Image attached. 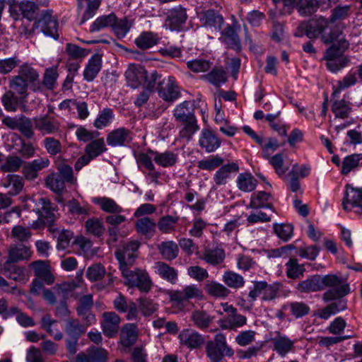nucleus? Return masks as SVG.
I'll use <instances>...</instances> for the list:
<instances>
[{"label":"nucleus","instance_id":"f257e3e1","mask_svg":"<svg viewBox=\"0 0 362 362\" xmlns=\"http://www.w3.org/2000/svg\"><path fill=\"white\" fill-rule=\"evenodd\" d=\"M329 23V21L323 17L303 21L298 25L294 35L300 37L305 35L310 39H316L321 35V40L325 44L332 43L326 50L323 59L326 61L327 69L334 73L349 62V58L343 54L349 43L337 30H332L329 33H325Z\"/></svg>","mask_w":362,"mask_h":362},{"label":"nucleus","instance_id":"f03ea898","mask_svg":"<svg viewBox=\"0 0 362 362\" xmlns=\"http://www.w3.org/2000/svg\"><path fill=\"white\" fill-rule=\"evenodd\" d=\"M174 117L183 125L180 131V136L187 140L191 139L192 135L199 129V126L193 110L189 108V102L185 101L177 105L174 110Z\"/></svg>","mask_w":362,"mask_h":362},{"label":"nucleus","instance_id":"7ed1b4c3","mask_svg":"<svg viewBox=\"0 0 362 362\" xmlns=\"http://www.w3.org/2000/svg\"><path fill=\"white\" fill-rule=\"evenodd\" d=\"M39 204L41 205V210L37 211L39 213V218L33 222L32 228L38 229L46 226L50 233H54L57 231V228L54 226L57 218L54 214L56 207L53 206L49 199L45 197L39 199Z\"/></svg>","mask_w":362,"mask_h":362},{"label":"nucleus","instance_id":"20e7f679","mask_svg":"<svg viewBox=\"0 0 362 362\" xmlns=\"http://www.w3.org/2000/svg\"><path fill=\"white\" fill-rule=\"evenodd\" d=\"M206 354L211 362H221L223 356H232L233 350L227 345L223 334H217L213 340L207 341Z\"/></svg>","mask_w":362,"mask_h":362},{"label":"nucleus","instance_id":"39448f33","mask_svg":"<svg viewBox=\"0 0 362 362\" xmlns=\"http://www.w3.org/2000/svg\"><path fill=\"white\" fill-rule=\"evenodd\" d=\"M140 246L139 241H131L119 248L115 252V256L119 263V269L123 272V269H128V266L133 264L136 257V251Z\"/></svg>","mask_w":362,"mask_h":362},{"label":"nucleus","instance_id":"423d86ee","mask_svg":"<svg viewBox=\"0 0 362 362\" xmlns=\"http://www.w3.org/2000/svg\"><path fill=\"white\" fill-rule=\"evenodd\" d=\"M122 276L131 286L137 287L141 291L148 292L152 286V282L148 273L143 270L131 271L123 269Z\"/></svg>","mask_w":362,"mask_h":362},{"label":"nucleus","instance_id":"0eeeda50","mask_svg":"<svg viewBox=\"0 0 362 362\" xmlns=\"http://www.w3.org/2000/svg\"><path fill=\"white\" fill-rule=\"evenodd\" d=\"M158 95L166 102H173L180 96V88L173 76H168L158 82Z\"/></svg>","mask_w":362,"mask_h":362},{"label":"nucleus","instance_id":"6e6552de","mask_svg":"<svg viewBox=\"0 0 362 362\" xmlns=\"http://www.w3.org/2000/svg\"><path fill=\"white\" fill-rule=\"evenodd\" d=\"M187 19L186 9L181 6L170 9L166 13L164 27L170 30L179 31Z\"/></svg>","mask_w":362,"mask_h":362},{"label":"nucleus","instance_id":"1a4fd4ad","mask_svg":"<svg viewBox=\"0 0 362 362\" xmlns=\"http://www.w3.org/2000/svg\"><path fill=\"white\" fill-rule=\"evenodd\" d=\"M200 21L202 26L211 33H218L224 23L223 16L214 9L202 12Z\"/></svg>","mask_w":362,"mask_h":362},{"label":"nucleus","instance_id":"9d476101","mask_svg":"<svg viewBox=\"0 0 362 362\" xmlns=\"http://www.w3.org/2000/svg\"><path fill=\"white\" fill-rule=\"evenodd\" d=\"M33 124L36 129L45 134H54L59 132L60 123L54 117L44 115L33 119Z\"/></svg>","mask_w":362,"mask_h":362},{"label":"nucleus","instance_id":"9b49d317","mask_svg":"<svg viewBox=\"0 0 362 362\" xmlns=\"http://www.w3.org/2000/svg\"><path fill=\"white\" fill-rule=\"evenodd\" d=\"M178 339L180 344L189 349H198L205 342L204 336L191 329L182 330L178 335Z\"/></svg>","mask_w":362,"mask_h":362},{"label":"nucleus","instance_id":"f8f14e48","mask_svg":"<svg viewBox=\"0 0 362 362\" xmlns=\"http://www.w3.org/2000/svg\"><path fill=\"white\" fill-rule=\"evenodd\" d=\"M35 27L40 28L45 35L56 40L59 38L58 22L52 17L51 11H45L42 18L35 23Z\"/></svg>","mask_w":362,"mask_h":362},{"label":"nucleus","instance_id":"ddd939ff","mask_svg":"<svg viewBox=\"0 0 362 362\" xmlns=\"http://www.w3.org/2000/svg\"><path fill=\"white\" fill-rule=\"evenodd\" d=\"M100 322L103 334L107 337H114L119 332L121 319L115 312H104Z\"/></svg>","mask_w":362,"mask_h":362},{"label":"nucleus","instance_id":"4468645a","mask_svg":"<svg viewBox=\"0 0 362 362\" xmlns=\"http://www.w3.org/2000/svg\"><path fill=\"white\" fill-rule=\"evenodd\" d=\"M146 70L141 65L130 64L125 72L127 83L133 88L139 87L146 80Z\"/></svg>","mask_w":362,"mask_h":362},{"label":"nucleus","instance_id":"2eb2a0df","mask_svg":"<svg viewBox=\"0 0 362 362\" xmlns=\"http://www.w3.org/2000/svg\"><path fill=\"white\" fill-rule=\"evenodd\" d=\"M30 267L33 269L36 279L42 280L47 285H51L54 283L55 277L51 272L49 264L47 262L42 260L35 261L30 264Z\"/></svg>","mask_w":362,"mask_h":362},{"label":"nucleus","instance_id":"dca6fc26","mask_svg":"<svg viewBox=\"0 0 362 362\" xmlns=\"http://www.w3.org/2000/svg\"><path fill=\"white\" fill-rule=\"evenodd\" d=\"M169 296L172 301L182 303L192 298L202 296V291L196 285H189L182 291H170Z\"/></svg>","mask_w":362,"mask_h":362},{"label":"nucleus","instance_id":"f3484780","mask_svg":"<svg viewBox=\"0 0 362 362\" xmlns=\"http://www.w3.org/2000/svg\"><path fill=\"white\" fill-rule=\"evenodd\" d=\"M221 144V139L211 130L209 129H202L199 144L206 152H214L220 147Z\"/></svg>","mask_w":362,"mask_h":362},{"label":"nucleus","instance_id":"a211bd4d","mask_svg":"<svg viewBox=\"0 0 362 362\" xmlns=\"http://www.w3.org/2000/svg\"><path fill=\"white\" fill-rule=\"evenodd\" d=\"M246 323L247 317L245 315L239 314L237 310L218 321L219 326L223 329L236 330L238 328L245 325Z\"/></svg>","mask_w":362,"mask_h":362},{"label":"nucleus","instance_id":"6ab92c4d","mask_svg":"<svg viewBox=\"0 0 362 362\" xmlns=\"http://www.w3.org/2000/svg\"><path fill=\"white\" fill-rule=\"evenodd\" d=\"M107 352L102 348L91 347L87 352L80 353L76 362H107Z\"/></svg>","mask_w":362,"mask_h":362},{"label":"nucleus","instance_id":"aec40b11","mask_svg":"<svg viewBox=\"0 0 362 362\" xmlns=\"http://www.w3.org/2000/svg\"><path fill=\"white\" fill-rule=\"evenodd\" d=\"M30 248L23 244H13L8 248V262H18L28 259L31 256Z\"/></svg>","mask_w":362,"mask_h":362},{"label":"nucleus","instance_id":"412c9836","mask_svg":"<svg viewBox=\"0 0 362 362\" xmlns=\"http://www.w3.org/2000/svg\"><path fill=\"white\" fill-rule=\"evenodd\" d=\"M239 26L236 24L228 25L222 31V39L228 46L236 51L241 49L240 41L238 35Z\"/></svg>","mask_w":362,"mask_h":362},{"label":"nucleus","instance_id":"4be33fe9","mask_svg":"<svg viewBox=\"0 0 362 362\" xmlns=\"http://www.w3.org/2000/svg\"><path fill=\"white\" fill-rule=\"evenodd\" d=\"M132 140L130 130L125 128H118L108 134L107 142L112 146H122Z\"/></svg>","mask_w":362,"mask_h":362},{"label":"nucleus","instance_id":"5701e85b","mask_svg":"<svg viewBox=\"0 0 362 362\" xmlns=\"http://www.w3.org/2000/svg\"><path fill=\"white\" fill-rule=\"evenodd\" d=\"M22 79L26 80L28 83L31 84L34 91L40 90V86L36 85L35 82L39 79V74L37 71L28 64H23L19 67L18 75Z\"/></svg>","mask_w":362,"mask_h":362},{"label":"nucleus","instance_id":"b1692460","mask_svg":"<svg viewBox=\"0 0 362 362\" xmlns=\"http://www.w3.org/2000/svg\"><path fill=\"white\" fill-rule=\"evenodd\" d=\"M135 228L139 234L151 238L156 233V223L149 217H143L136 221Z\"/></svg>","mask_w":362,"mask_h":362},{"label":"nucleus","instance_id":"393cba45","mask_svg":"<svg viewBox=\"0 0 362 362\" xmlns=\"http://www.w3.org/2000/svg\"><path fill=\"white\" fill-rule=\"evenodd\" d=\"M102 57L99 54H94L88 61L83 71L84 78L88 81H93L101 69Z\"/></svg>","mask_w":362,"mask_h":362},{"label":"nucleus","instance_id":"a878e982","mask_svg":"<svg viewBox=\"0 0 362 362\" xmlns=\"http://www.w3.org/2000/svg\"><path fill=\"white\" fill-rule=\"evenodd\" d=\"M162 257L167 261L175 259L179 253L177 245L173 240L162 242L157 246Z\"/></svg>","mask_w":362,"mask_h":362},{"label":"nucleus","instance_id":"bb28decb","mask_svg":"<svg viewBox=\"0 0 362 362\" xmlns=\"http://www.w3.org/2000/svg\"><path fill=\"white\" fill-rule=\"evenodd\" d=\"M93 202L99 206L101 210L108 214H120L123 211L115 200L106 197H95Z\"/></svg>","mask_w":362,"mask_h":362},{"label":"nucleus","instance_id":"cd10ccee","mask_svg":"<svg viewBox=\"0 0 362 362\" xmlns=\"http://www.w3.org/2000/svg\"><path fill=\"white\" fill-rule=\"evenodd\" d=\"M158 41L159 37L156 33L143 32L135 39L134 42L139 48L146 50L156 45Z\"/></svg>","mask_w":362,"mask_h":362},{"label":"nucleus","instance_id":"c85d7f7f","mask_svg":"<svg viewBox=\"0 0 362 362\" xmlns=\"http://www.w3.org/2000/svg\"><path fill=\"white\" fill-rule=\"evenodd\" d=\"M137 339L136 327L134 324L125 325L120 332L121 344L126 347L132 346Z\"/></svg>","mask_w":362,"mask_h":362},{"label":"nucleus","instance_id":"c756f323","mask_svg":"<svg viewBox=\"0 0 362 362\" xmlns=\"http://www.w3.org/2000/svg\"><path fill=\"white\" fill-rule=\"evenodd\" d=\"M1 185L9 188L8 194L16 195L23 189V178L17 175H8L1 181Z\"/></svg>","mask_w":362,"mask_h":362},{"label":"nucleus","instance_id":"7c9ffc66","mask_svg":"<svg viewBox=\"0 0 362 362\" xmlns=\"http://www.w3.org/2000/svg\"><path fill=\"white\" fill-rule=\"evenodd\" d=\"M155 268L162 279L170 282L171 284H175L177 281V270L168 264L163 262H157L155 264Z\"/></svg>","mask_w":362,"mask_h":362},{"label":"nucleus","instance_id":"2f4dec72","mask_svg":"<svg viewBox=\"0 0 362 362\" xmlns=\"http://www.w3.org/2000/svg\"><path fill=\"white\" fill-rule=\"evenodd\" d=\"M149 153L153 156L154 161L163 168L173 166L177 160V155L171 151L158 153L157 151H150Z\"/></svg>","mask_w":362,"mask_h":362},{"label":"nucleus","instance_id":"473e14b6","mask_svg":"<svg viewBox=\"0 0 362 362\" xmlns=\"http://www.w3.org/2000/svg\"><path fill=\"white\" fill-rule=\"evenodd\" d=\"M238 165L235 163L221 166L214 175V179L217 185H223L226 183V179L232 172H238Z\"/></svg>","mask_w":362,"mask_h":362},{"label":"nucleus","instance_id":"72a5a7b5","mask_svg":"<svg viewBox=\"0 0 362 362\" xmlns=\"http://www.w3.org/2000/svg\"><path fill=\"white\" fill-rule=\"evenodd\" d=\"M349 286L347 284L332 288L324 293L322 299L325 302L343 300L342 298L349 293Z\"/></svg>","mask_w":362,"mask_h":362},{"label":"nucleus","instance_id":"f704fd0d","mask_svg":"<svg viewBox=\"0 0 362 362\" xmlns=\"http://www.w3.org/2000/svg\"><path fill=\"white\" fill-rule=\"evenodd\" d=\"M64 331L70 338H79L86 332L85 325L77 319L69 318L66 320Z\"/></svg>","mask_w":362,"mask_h":362},{"label":"nucleus","instance_id":"c9c22d12","mask_svg":"<svg viewBox=\"0 0 362 362\" xmlns=\"http://www.w3.org/2000/svg\"><path fill=\"white\" fill-rule=\"evenodd\" d=\"M320 276L315 275L305 281H300L298 286L297 289L303 293L315 292L322 290L320 286Z\"/></svg>","mask_w":362,"mask_h":362},{"label":"nucleus","instance_id":"e433bc0d","mask_svg":"<svg viewBox=\"0 0 362 362\" xmlns=\"http://www.w3.org/2000/svg\"><path fill=\"white\" fill-rule=\"evenodd\" d=\"M274 350L281 356H285L293 348V341L285 336L272 339Z\"/></svg>","mask_w":362,"mask_h":362},{"label":"nucleus","instance_id":"4c0bfd02","mask_svg":"<svg viewBox=\"0 0 362 362\" xmlns=\"http://www.w3.org/2000/svg\"><path fill=\"white\" fill-rule=\"evenodd\" d=\"M9 87L14 93H16L22 99L28 96V83L26 80L22 79L18 76H13L9 81Z\"/></svg>","mask_w":362,"mask_h":362},{"label":"nucleus","instance_id":"58836bf2","mask_svg":"<svg viewBox=\"0 0 362 362\" xmlns=\"http://www.w3.org/2000/svg\"><path fill=\"white\" fill-rule=\"evenodd\" d=\"M116 22V16L114 13L100 16L95 19L90 28V32L93 33L99 31L105 28L111 27L112 28Z\"/></svg>","mask_w":362,"mask_h":362},{"label":"nucleus","instance_id":"ea45409f","mask_svg":"<svg viewBox=\"0 0 362 362\" xmlns=\"http://www.w3.org/2000/svg\"><path fill=\"white\" fill-rule=\"evenodd\" d=\"M331 110L336 117L341 119L348 118L351 112L350 103L343 99L334 101Z\"/></svg>","mask_w":362,"mask_h":362},{"label":"nucleus","instance_id":"a19ab883","mask_svg":"<svg viewBox=\"0 0 362 362\" xmlns=\"http://www.w3.org/2000/svg\"><path fill=\"white\" fill-rule=\"evenodd\" d=\"M13 262L6 261L4 265V274L14 281L24 279V268L13 264Z\"/></svg>","mask_w":362,"mask_h":362},{"label":"nucleus","instance_id":"79ce46f5","mask_svg":"<svg viewBox=\"0 0 362 362\" xmlns=\"http://www.w3.org/2000/svg\"><path fill=\"white\" fill-rule=\"evenodd\" d=\"M257 180L250 173H241L238 175L237 184L243 192H252L257 186Z\"/></svg>","mask_w":362,"mask_h":362},{"label":"nucleus","instance_id":"37998d69","mask_svg":"<svg viewBox=\"0 0 362 362\" xmlns=\"http://www.w3.org/2000/svg\"><path fill=\"white\" fill-rule=\"evenodd\" d=\"M202 258L210 264L216 265L223 261L225 253L223 250L220 248L206 250Z\"/></svg>","mask_w":362,"mask_h":362},{"label":"nucleus","instance_id":"c03bdc74","mask_svg":"<svg viewBox=\"0 0 362 362\" xmlns=\"http://www.w3.org/2000/svg\"><path fill=\"white\" fill-rule=\"evenodd\" d=\"M205 291L209 295L216 298H225L230 293V291L226 286L214 281L207 283L205 285Z\"/></svg>","mask_w":362,"mask_h":362},{"label":"nucleus","instance_id":"a18cd8bd","mask_svg":"<svg viewBox=\"0 0 362 362\" xmlns=\"http://www.w3.org/2000/svg\"><path fill=\"white\" fill-rule=\"evenodd\" d=\"M320 5V0H303L298 4L297 9L300 15L309 16L317 11Z\"/></svg>","mask_w":362,"mask_h":362},{"label":"nucleus","instance_id":"49530a36","mask_svg":"<svg viewBox=\"0 0 362 362\" xmlns=\"http://www.w3.org/2000/svg\"><path fill=\"white\" fill-rule=\"evenodd\" d=\"M45 182L46 185L57 194H61L65 189L66 182L56 173L49 175Z\"/></svg>","mask_w":362,"mask_h":362},{"label":"nucleus","instance_id":"de8ad7c7","mask_svg":"<svg viewBox=\"0 0 362 362\" xmlns=\"http://www.w3.org/2000/svg\"><path fill=\"white\" fill-rule=\"evenodd\" d=\"M1 103L6 111L15 112L19 105V98L13 91L9 90L2 95Z\"/></svg>","mask_w":362,"mask_h":362},{"label":"nucleus","instance_id":"09e8293b","mask_svg":"<svg viewBox=\"0 0 362 362\" xmlns=\"http://www.w3.org/2000/svg\"><path fill=\"white\" fill-rule=\"evenodd\" d=\"M179 218L177 216H164L159 219L156 226L162 233H170L175 230V226Z\"/></svg>","mask_w":362,"mask_h":362},{"label":"nucleus","instance_id":"8fccbe9b","mask_svg":"<svg viewBox=\"0 0 362 362\" xmlns=\"http://www.w3.org/2000/svg\"><path fill=\"white\" fill-rule=\"evenodd\" d=\"M106 150L104 139H98L92 141L86 146L85 152L92 158H94Z\"/></svg>","mask_w":362,"mask_h":362},{"label":"nucleus","instance_id":"3c124183","mask_svg":"<svg viewBox=\"0 0 362 362\" xmlns=\"http://www.w3.org/2000/svg\"><path fill=\"white\" fill-rule=\"evenodd\" d=\"M77 286V284L72 280L57 284L53 287V289L57 296H62L63 300H66L70 293H72Z\"/></svg>","mask_w":362,"mask_h":362},{"label":"nucleus","instance_id":"603ef678","mask_svg":"<svg viewBox=\"0 0 362 362\" xmlns=\"http://www.w3.org/2000/svg\"><path fill=\"white\" fill-rule=\"evenodd\" d=\"M286 267L287 276L291 279L300 277L305 272L304 265L298 264V259L296 258H291L286 264Z\"/></svg>","mask_w":362,"mask_h":362},{"label":"nucleus","instance_id":"864d4df0","mask_svg":"<svg viewBox=\"0 0 362 362\" xmlns=\"http://www.w3.org/2000/svg\"><path fill=\"white\" fill-rule=\"evenodd\" d=\"M203 77L215 86H219L221 83H225L227 78L226 74L222 68H215Z\"/></svg>","mask_w":362,"mask_h":362},{"label":"nucleus","instance_id":"5fc2aeb1","mask_svg":"<svg viewBox=\"0 0 362 362\" xmlns=\"http://www.w3.org/2000/svg\"><path fill=\"white\" fill-rule=\"evenodd\" d=\"M271 194L265 192H259L255 196H252L250 203V207L252 209H260L268 207L272 209L271 204H267Z\"/></svg>","mask_w":362,"mask_h":362},{"label":"nucleus","instance_id":"6e6d98bb","mask_svg":"<svg viewBox=\"0 0 362 362\" xmlns=\"http://www.w3.org/2000/svg\"><path fill=\"white\" fill-rule=\"evenodd\" d=\"M223 281L228 287L233 288H240L245 283L242 276L233 272H226L223 276Z\"/></svg>","mask_w":362,"mask_h":362},{"label":"nucleus","instance_id":"4d7b16f0","mask_svg":"<svg viewBox=\"0 0 362 362\" xmlns=\"http://www.w3.org/2000/svg\"><path fill=\"white\" fill-rule=\"evenodd\" d=\"M212 317L202 310H195L192 313V320L194 324L199 328L204 329L209 326Z\"/></svg>","mask_w":362,"mask_h":362},{"label":"nucleus","instance_id":"13d9d810","mask_svg":"<svg viewBox=\"0 0 362 362\" xmlns=\"http://www.w3.org/2000/svg\"><path fill=\"white\" fill-rule=\"evenodd\" d=\"M223 163V159L219 156L209 157L206 159L199 160L197 163V167L199 169L205 170H213L215 168L221 165Z\"/></svg>","mask_w":362,"mask_h":362},{"label":"nucleus","instance_id":"bf43d9fd","mask_svg":"<svg viewBox=\"0 0 362 362\" xmlns=\"http://www.w3.org/2000/svg\"><path fill=\"white\" fill-rule=\"evenodd\" d=\"M132 25V22L126 18L118 20L116 17V22L112 27V30L118 38H122L129 32Z\"/></svg>","mask_w":362,"mask_h":362},{"label":"nucleus","instance_id":"052dcab7","mask_svg":"<svg viewBox=\"0 0 362 362\" xmlns=\"http://www.w3.org/2000/svg\"><path fill=\"white\" fill-rule=\"evenodd\" d=\"M86 231L95 236L100 237L105 232L103 223L98 218H89L85 223Z\"/></svg>","mask_w":362,"mask_h":362},{"label":"nucleus","instance_id":"680f3d73","mask_svg":"<svg viewBox=\"0 0 362 362\" xmlns=\"http://www.w3.org/2000/svg\"><path fill=\"white\" fill-rule=\"evenodd\" d=\"M114 117L113 111L111 108H105L99 114L94 122V126L97 129H103L110 124Z\"/></svg>","mask_w":362,"mask_h":362},{"label":"nucleus","instance_id":"e2e57ef3","mask_svg":"<svg viewBox=\"0 0 362 362\" xmlns=\"http://www.w3.org/2000/svg\"><path fill=\"white\" fill-rule=\"evenodd\" d=\"M361 159V154H352L346 156L342 162L341 173L343 175H347L358 165L359 161Z\"/></svg>","mask_w":362,"mask_h":362},{"label":"nucleus","instance_id":"0e129e2a","mask_svg":"<svg viewBox=\"0 0 362 362\" xmlns=\"http://www.w3.org/2000/svg\"><path fill=\"white\" fill-rule=\"evenodd\" d=\"M351 6L350 5L336 6L332 10L330 18L328 20L329 22L334 23L347 18L351 15Z\"/></svg>","mask_w":362,"mask_h":362},{"label":"nucleus","instance_id":"69168bd1","mask_svg":"<svg viewBox=\"0 0 362 362\" xmlns=\"http://www.w3.org/2000/svg\"><path fill=\"white\" fill-rule=\"evenodd\" d=\"M19 8L23 16L29 20L35 18L39 10L38 6L35 3L29 1H22Z\"/></svg>","mask_w":362,"mask_h":362},{"label":"nucleus","instance_id":"338daca9","mask_svg":"<svg viewBox=\"0 0 362 362\" xmlns=\"http://www.w3.org/2000/svg\"><path fill=\"white\" fill-rule=\"evenodd\" d=\"M57 77V68H48L45 71L42 83L48 90H52L55 86Z\"/></svg>","mask_w":362,"mask_h":362},{"label":"nucleus","instance_id":"774afa93","mask_svg":"<svg viewBox=\"0 0 362 362\" xmlns=\"http://www.w3.org/2000/svg\"><path fill=\"white\" fill-rule=\"evenodd\" d=\"M33 122L30 119L24 115L20 116V122L18 129L27 139H31L34 135Z\"/></svg>","mask_w":362,"mask_h":362}]
</instances>
